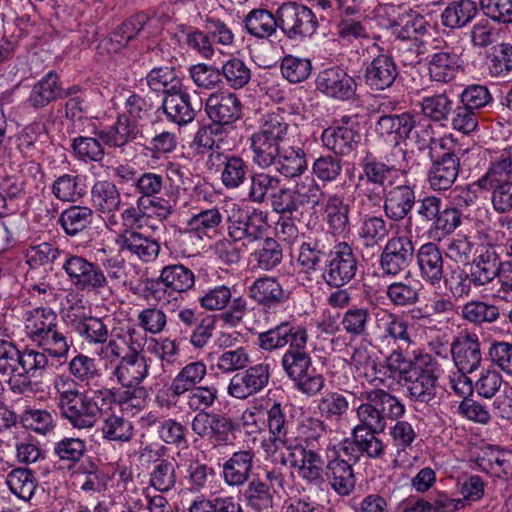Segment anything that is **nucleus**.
I'll return each instance as SVG.
<instances>
[{"instance_id": "nucleus-13", "label": "nucleus", "mask_w": 512, "mask_h": 512, "mask_svg": "<svg viewBox=\"0 0 512 512\" xmlns=\"http://www.w3.org/2000/svg\"><path fill=\"white\" fill-rule=\"evenodd\" d=\"M334 234L319 226L306 236L300 246L298 262L306 271H317L324 265V261L335 251Z\"/></svg>"}, {"instance_id": "nucleus-40", "label": "nucleus", "mask_w": 512, "mask_h": 512, "mask_svg": "<svg viewBox=\"0 0 512 512\" xmlns=\"http://www.w3.org/2000/svg\"><path fill=\"white\" fill-rule=\"evenodd\" d=\"M101 434L102 438L117 443H125L134 437V427L131 421L124 418L120 413L106 410L102 415Z\"/></svg>"}, {"instance_id": "nucleus-53", "label": "nucleus", "mask_w": 512, "mask_h": 512, "mask_svg": "<svg viewBox=\"0 0 512 512\" xmlns=\"http://www.w3.org/2000/svg\"><path fill=\"white\" fill-rule=\"evenodd\" d=\"M371 314L367 307L352 306L340 319L342 330L351 338H363L369 335Z\"/></svg>"}, {"instance_id": "nucleus-7", "label": "nucleus", "mask_w": 512, "mask_h": 512, "mask_svg": "<svg viewBox=\"0 0 512 512\" xmlns=\"http://www.w3.org/2000/svg\"><path fill=\"white\" fill-rule=\"evenodd\" d=\"M268 213L258 208L243 209L234 205L227 216V235L249 246L261 241L267 230Z\"/></svg>"}, {"instance_id": "nucleus-16", "label": "nucleus", "mask_w": 512, "mask_h": 512, "mask_svg": "<svg viewBox=\"0 0 512 512\" xmlns=\"http://www.w3.org/2000/svg\"><path fill=\"white\" fill-rule=\"evenodd\" d=\"M341 124L325 128L321 134L322 145L336 156H348L358 148L360 132L348 125L349 117L344 116Z\"/></svg>"}, {"instance_id": "nucleus-4", "label": "nucleus", "mask_w": 512, "mask_h": 512, "mask_svg": "<svg viewBox=\"0 0 512 512\" xmlns=\"http://www.w3.org/2000/svg\"><path fill=\"white\" fill-rule=\"evenodd\" d=\"M308 339V332L301 339L296 337V343L289 346L282 355L281 367L299 392L307 397H314L324 389L325 378L313 367V360L307 349Z\"/></svg>"}, {"instance_id": "nucleus-20", "label": "nucleus", "mask_w": 512, "mask_h": 512, "mask_svg": "<svg viewBox=\"0 0 512 512\" xmlns=\"http://www.w3.org/2000/svg\"><path fill=\"white\" fill-rule=\"evenodd\" d=\"M398 76L399 70L394 59L384 53L374 57L364 69V82L374 92L392 87Z\"/></svg>"}, {"instance_id": "nucleus-28", "label": "nucleus", "mask_w": 512, "mask_h": 512, "mask_svg": "<svg viewBox=\"0 0 512 512\" xmlns=\"http://www.w3.org/2000/svg\"><path fill=\"white\" fill-rule=\"evenodd\" d=\"M321 212L328 231L334 235H341L350 229V206L343 195L338 193L323 196Z\"/></svg>"}, {"instance_id": "nucleus-59", "label": "nucleus", "mask_w": 512, "mask_h": 512, "mask_svg": "<svg viewBox=\"0 0 512 512\" xmlns=\"http://www.w3.org/2000/svg\"><path fill=\"white\" fill-rule=\"evenodd\" d=\"M6 484L15 496L24 501L32 498L38 485L33 471L22 467L14 468L7 474Z\"/></svg>"}, {"instance_id": "nucleus-64", "label": "nucleus", "mask_w": 512, "mask_h": 512, "mask_svg": "<svg viewBox=\"0 0 512 512\" xmlns=\"http://www.w3.org/2000/svg\"><path fill=\"white\" fill-rule=\"evenodd\" d=\"M482 190L492 191L491 203L495 211L504 214L512 211V180L489 183L485 179L474 182Z\"/></svg>"}, {"instance_id": "nucleus-46", "label": "nucleus", "mask_w": 512, "mask_h": 512, "mask_svg": "<svg viewBox=\"0 0 512 512\" xmlns=\"http://www.w3.org/2000/svg\"><path fill=\"white\" fill-rule=\"evenodd\" d=\"M429 26L425 17L412 9L391 24L393 34L402 41L417 40L428 32Z\"/></svg>"}, {"instance_id": "nucleus-11", "label": "nucleus", "mask_w": 512, "mask_h": 512, "mask_svg": "<svg viewBox=\"0 0 512 512\" xmlns=\"http://www.w3.org/2000/svg\"><path fill=\"white\" fill-rule=\"evenodd\" d=\"M414 243L406 235H396L387 240L379 257L383 277L396 278L406 271L414 258Z\"/></svg>"}, {"instance_id": "nucleus-60", "label": "nucleus", "mask_w": 512, "mask_h": 512, "mask_svg": "<svg viewBox=\"0 0 512 512\" xmlns=\"http://www.w3.org/2000/svg\"><path fill=\"white\" fill-rule=\"evenodd\" d=\"M76 474L84 476L80 489L86 493H99L106 490L109 476L97 464L93 457L85 458L83 464L76 470Z\"/></svg>"}, {"instance_id": "nucleus-12", "label": "nucleus", "mask_w": 512, "mask_h": 512, "mask_svg": "<svg viewBox=\"0 0 512 512\" xmlns=\"http://www.w3.org/2000/svg\"><path fill=\"white\" fill-rule=\"evenodd\" d=\"M271 370L268 363L247 366L235 373L227 386V394L237 400H246L261 393L270 382Z\"/></svg>"}, {"instance_id": "nucleus-45", "label": "nucleus", "mask_w": 512, "mask_h": 512, "mask_svg": "<svg viewBox=\"0 0 512 512\" xmlns=\"http://www.w3.org/2000/svg\"><path fill=\"white\" fill-rule=\"evenodd\" d=\"M173 294L182 295L195 285V274L187 266L177 263L164 266L160 270V280Z\"/></svg>"}, {"instance_id": "nucleus-21", "label": "nucleus", "mask_w": 512, "mask_h": 512, "mask_svg": "<svg viewBox=\"0 0 512 512\" xmlns=\"http://www.w3.org/2000/svg\"><path fill=\"white\" fill-rule=\"evenodd\" d=\"M206 113L212 122L234 124L243 114L239 97L232 92L212 93L205 103Z\"/></svg>"}, {"instance_id": "nucleus-5", "label": "nucleus", "mask_w": 512, "mask_h": 512, "mask_svg": "<svg viewBox=\"0 0 512 512\" xmlns=\"http://www.w3.org/2000/svg\"><path fill=\"white\" fill-rule=\"evenodd\" d=\"M290 132V124L279 112L266 114L249 138L252 162L262 170L274 165Z\"/></svg>"}, {"instance_id": "nucleus-18", "label": "nucleus", "mask_w": 512, "mask_h": 512, "mask_svg": "<svg viewBox=\"0 0 512 512\" xmlns=\"http://www.w3.org/2000/svg\"><path fill=\"white\" fill-rule=\"evenodd\" d=\"M316 87L329 97L350 100L356 96L357 83L343 68L333 66L319 72Z\"/></svg>"}, {"instance_id": "nucleus-44", "label": "nucleus", "mask_w": 512, "mask_h": 512, "mask_svg": "<svg viewBox=\"0 0 512 512\" xmlns=\"http://www.w3.org/2000/svg\"><path fill=\"white\" fill-rule=\"evenodd\" d=\"M405 140H409L418 151L432 150L436 144L435 129L432 123L419 115L410 113Z\"/></svg>"}, {"instance_id": "nucleus-62", "label": "nucleus", "mask_w": 512, "mask_h": 512, "mask_svg": "<svg viewBox=\"0 0 512 512\" xmlns=\"http://www.w3.org/2000/svg\"><path fill=\"white\" fill-rule=\"evenodd\" d=\"M388 233L385 219L375 215L363 217L357 231L359 240L366 248L379 245L388 236Z\"/></svg>"}, {"instance_id": "nucleus-36", "label": "nucleus", "mask_w": 512, "mask_h": 512, "mask_svg": "<svg viewBox=\"0 0 512 512\" xmlns=\"http://www.w3.org/2000/svg\"><path fill=\"white\" fill-rule=\"evenodd\" d=\"M479 13L475 0H450L440 14V22L451 31L468 26Z\"/></svg>"}, {"instance_id": "nucleus-37", "label": "nucleus", "mask_w": 512, "mask_h": 512, "mask_svg": "<svg viewBox=\"0 0 512 512\" xmlns=\"http://www.w3.org/2000/svg\"><path fill=\"white\" fill-rule=\"evenodd\" d=\"M331 488L340 496H348L355 488V475L352 464L339 456L328 459L325 474Z\"/></svg>"}, {"instance_id": "nucleus-27", "label": "nucleus", "mask_w": 512, "mask_h": 512, "mask_svg": "<svg viewBox=\"0 0 512 512\" xmlns=\"http://www.w3.org/2000/svg\"><path fill=\"white\" fill-rule=\"evenodd\" d=\"M421 279L430 286H438L444 278V258L437 244L428 242L416 252Z\"/></svg>"}, {"instance_id": "nucleus-17", "label": "nucleus", "mask_w": 512, "mask_h": 512, "mask_svg": "<svg viewBox=\"0 0 512 512\" xmlns=\"http://www.w3.org/2000/svg\"><path fill=\"white\" fill-rule=\"evenodd\" d=\"M91 203L106 225L115 226L117 213L124 206L120 191L115 183L109 180L96 181L91 188Z\"/></svg>"}, {"instance_id": "nucleus-42", "label": "nucleus", "mask_w": 512, "mask_h": 512, "mask_svg": "<svg viewBox=\"0 0 512 512\" xmlns=\"http://www.w3.org/2000/svg\"><path fill=\"white\" fill-rule=\"evenodd\" d=\"M410 112L384 114L375 123V132L385 142L398 145L405 140Z\"/></svg>"}, {"instance_id": "nucleus-22", "label": "nucleus", "mask_w": 512, "mask_h": 512, "mask_svg": "<svg viewBox=\"0 0 512 512\" xmlns=\"http://www.w3.org/2000/svg\"><path fill=\"white\" fill-rule=\"evenodd\" d=\"M114 241L120 253L136 258L143 263L154 261L160 252L159 242L141 232L116 234Z\"/></svg>"}, {"instance_id": "nucleus-34", "label": "nucleus", "mask_w": 512, "mask_h": 512, "mask_svg": "<svg viewBox=\"0 0 512 512\" xmlns=\"http://www.w3.org/2000/svg\"><path fill=\"white\" fill-rule=\"evenodd\" d=\"M255 454L252 450H239L227 459L222 467L224 482L231 487H241L250 480Z\"/></svg>"}, {"instance_id": "nucleus-2", "label": "nucleus", "mask_w": 512, "mask_h": 512, "mask_svg": "<svg viewBox=\"0 0 512 512\" xmlns=\"http://www.w3.org/2000/svg\"><path fill=\"white\" fill-rule=\"evenodd\" d=\"M356 398L361 403L356 408L358 424L354 428L361 431L384 432L387 421L400 419L406 412L400 399L383 388L362 390Z\"/></svg>"}, {"instance_id": "nucleus-54", "label": "nucleus", "mask_w": 512, "mask_h": 512, "mask_svg": "<svg viewBox=\"0 0 512 512\" xmlns=\"http://www.w3.org/2000/svg\"><path fill=\"white\" fill-rule=\"evenodd\" d=\"M360 173L358 178L372 181L391 187L394 184L393 178L397 170L394 166L381 161L372 154L366 155L359 164Z\"/></svg>"}, {"instance_id": "nucleus-47", "label": "nucleus", "mask_w": 512, "mask_h": 512, "mask_svg": "<svg viewBox=\"0 0 512 512\" xmlns=\"http://www.w3.org/2000/svg\"><path fill=\"white\" fill-rule=\"evenodd\" d=\"M419 105L421 117L428 119L431 123L443 124L450 119L455 103L446 92H442L423 97Z\"/></svg>"}, {"instance_id": "nucleus-1", "label": "nucleus", "mask_w": 512, "mask_h": 512, "mask_svg": "<svg viewBox=\"0 0 512 512\" xmlns=\"http://www.w3.org/2000/svg\"><path fill=\"white\" fill-rule=\"evenodd\" d=\"M101 267L96 262L71 253H65L62 264L69 282L78 290L100 294L111 292L110 283H120L124 279V261L111 257L103 261Z\"/></svg>"}, {"instance_id": "nucleus-30", "label": "nucleus", "mask_w": 512, "mask_h": 512, "mask_svg": "<svg viewBox=\"0 0 512 512\" xmlns=\"http://www.w3.org/2000/svg\"><path fill=\"white\" fill-rule=\"evenodd\" d=\"M53 454L60 469L76 474V470L88 457L87 443L78 437H63L54 443Z\"/></svg>"}, {"instance_id": "nucleus-24", "label": "nucleus", "mask_w": 512, "mask_h": 512, "mask_svg": "<svg viewBox=\"0 0 512 512\" xmlns=\"http://www.w3.org/2000/svg\"><path fill=\"white\" fill-rule=\"evenodd\" d=\"M248 297L265 310L283 305L290 297L277 278L262 276L248 287Z\"/></svg>"}, {"instance_id": "nucleus-10", "label": "nucleus", "mask_w": 512, "mask_h": 512, "mask_svg": "<svg viewBox=\"0 0 512 512\" xmlns=\"http://www.w3.org/2000/svg\"><path fill=\"white\" fill-rule=\"evenodd\" d=\"M206 375L207 366L203 361L197 360L185 364L171 380L166 392L156 395L155 402L161 408L172 409L177 407L186 391L201 385Z\"/></svg>"}, {"instance_id": "nucleus-26", "label": "nucleus", "mask_w": 512, "mask_h": 512, "mask_svg": "<svg viewBox=\"0 0 512 512\" xmlns=\"http://www.w3.org/2000/svg\"><path fill=\"white\" fill-rule=\"evenodd\" d=\"M273 166L286 178H296L304 174L308 169V161L303 144L288 136Z\"/></svg>"}, {"instance_id": "nucleus-33", "label": "nucleus", "mask_w": 512, "mask_h": 512, "mask_svg": "<svg viewBox=\"0 0 512 512\" xmlns=\"http://www.w3.org/2000/svg\"><path fill=\"white\" fill-rule=\"evenodd\" d=\"M139 132L138 124H133L126 116L118 115L113 124L102 128L94 127L93 134L106 146L123 149L137 138Z\"/></svg>"}, {"instance_id": "nucleus-9", "label": "nucleus", "mask_w": 512, "mask_h": 512, "mask_svg": "<svg viewBox=\"0 0 512 512\" xmlns=\"http://www.w3.org/2000/svg\"><path fill=\"white\" fill-rule=\"evenodd\" d=\"M278 28L290 40L302 41L316 33L319 23L306 5L284 2L277 8Z\"/></svg>"}, {"instance_id": "nucleus-31", "label": "nucleus", "mask_w": 512, "mask_h": 512, "mask_svg": "<svg viewBox=\"0 0 512 512\" xmlns=\"http://www.w3.org/2000/svg\"><path fill=\"white\" fill-rule=\"evenodd\" d=\"M150 358L147 356H123L112 371V375L124 388L140 385L148 376Z\"/></svg>"}, {"instance_id": "nucleus-58", "label": "nucleus", "mask_w": 512, "mask_h": 512, "mask_svg": "<svg viewBox=\"0 0 512 512\" xmlns=\"http://www.w3.org/2000/svg\"><path fill=\"white\" fill-rule=\"evenodd\" d=\"M221 181L227 189H237L248 179L249 164L239 155H226L222 163Z\"/></svg>"}, {"instance_id": "nucleus-56", "label": "nucleus", "mask_w": 512, "mask_h": 512, "mask_svg": "<svg viewBox=\"0 0 512 512\" xmlns=\"http://www.w3.org/2000/svg\"><path fill=\"white\" fill-rule=\"evenodd\" d=\"M147 86L154 92H175L184 85L183 80L177 75L174 67L157 66L152 68L145 77Z\"/></svg>"}, {"instance_id": "nucleus-25", "label": "nucleus", "mask_w": 512, "mask_h": 512, "mask_svg": "<svg viewBox=\"0 0 512 512\" xmlns=\"http://www.w3.org/2000/svg\"><path fill=\"white\" fill-rule=\"evenodd\" d=\"M415 203V186L406 182L393 186L387 191L382 208L389 220L401 222L411 213Z\"/></svg>"}, {"instance_id": "nucleus-6", "label": "nucleus", "mask_w": 512, "mask_h": 512, "mask_svg": "<svg viewBox=\"0 0 512 512\" xmlns=\"http://www.w3.org/2000/svg\"><path fill=\"white\" fill-rule=\"evenodd\" d=\"M415 365L403 381L406 396L412 402L433 406L437 403L438 364L431 355L420 354L415 356Z\"/></svg>"}, {"instance_id": "nucleus-32", "label": "nucleus", "mask_w": 512, "mask_h": 512, "mask_svg": "<svg viewBox=\"0 0 512 512\" xmlns=\"http://www.w3.org/2000/svg\"><path fill=\"white\" fill-rule=\"evenodd\" d=\"M162 109L167 119L179 126L192 122L196 116V109L191 103V96L185 85L164 96Z\"/></svg>"}, {"instance_id": "nucleus-19", "label": "nucleus", "mask_w": 512, "mask_h": 512, "mask_svg": "<svg viewBox=\"0 0 512 512\" xmlns=\"http://www.w3.org/2000/svg\"><path fill=\"white\" fill-rule=\"evenodd\" d=\"M450 352L459 371L474 372L482 362L481 343L473 332L462 331L453 340Z\"/></svg>"}, {"instance_id": "nucleus-3", "label": "nucleus", "mask_w": 512, "mask_h": 512, "mask_svg": "<svg viewBox=\"0 0 512 512\" xmlns=\"http://www.w3.org/2000/svg\"><path fill=\"white\" fill-rule=\"evenodd\" d=\"M115 404V390L103 387L90 392L84 391L69 401H62L57 408L63 420L74 429L82 430L94 428L103 412L112 410Z\"/></svg>"}, {"instance_id": "nucleus-61", "label": "nucleus", "mask_w": 512, "mask_h": 512, "mask_svg": "<svg viewBox=\"0 0 512 512\" xmlns=\"http://www.w3.org/2000/svg\"><path fill=\"white\" fill-rule=\"evenodd\" d=\"M122 96L124 111L119 115L138 125L150 117L153 105L146 96L126 88H123Z\"/></svg>"}, {"instance_id": "nucleus-49", "label": "nucleus", "mask_w": 512, "mask_h": 512, "mask_svg": "<svg viewBox=\"0 0 512 512\" xmlns=\"http://www.w3.org/2000/svg\"><path fill=\"white\" fill-rule=\"evenodd\" d=\"M281 183L277 175L265 171L254 172L250 176L247 198L252 203L263 204L272 198Z\"/></svg>"}, {"instance_id": "nucleus-35", "label": "nucleus", "mask_w": 512, "mask_h": 512, "mask_svg": "<svg viewBox=\"0 0 512 512\" xmlns=\"http://www.w3.org/2000/svg\"><path fill=\"white\" fill-rule=\"evenodd\" d=\"M223 226V215L218 206L199 210L187 220L186 230L198 239H214Z\"/></svg>"}, {"instance_id": "nucleus-55", "label": "nucleus", "mask_w": 512, "mask_h": 512, "mask_svg": "<svg viewBox=\"0 0 512 512\" xmlns=\"http://www.w3.org/2000/svg\"><path fill=\"white\" fill-rule=\"evenodd\" d=\"M421 290L422 284L420 282L396 281L386 287L385 295L393 306L407 308L419 302Z\"/></svg>"}, {"instance_id": "nucleus-14", "label": "nucleus", "mask_w": 512, "mask_h": 512, "mask_svg": "<svg viewBox=\"0 0 512 512\" xmlns=\"http://www.w3.org/2000/svg\"><path fill=\"white\" fill-rule=\"evenodd\" d=\"M430 158L432 163L427 173L429 187L437 192L449 190L459 175V156L454 150L447 149L436 157L430 153Z\"/></svg>"}, {"instance_id": "nucleus-23", "label": "nucleus", "mask_w": 512, "mask_h": 512, "mask_svg": "<svg viewBox=\"0 0 512 512\" xmlns=\"http://www.w3.org/2000/svg\"><path fill=\"white\" fill-rule=\"evenodd\" d=\"M307 332L303 325L292 321H282L275 327L259 333L256 344L260 350L272 352L287 345L292 346L296 343V337L301 339Z\"/></svg>"}, {"instance_id": "nucleus-52", "label": "nucleus", "mask_w": 512, "mask_h": 512, "mask_svg": "<svg viewBox=\"0 0 512 512\" xmlns=\"http://www.w3.org/2000/svg\"><path fill=\"white\" fill-rule=\"evenodd\" d=\"M461 317L476 326H484L497 322L500 317V308L492 303L471 300L461 308Z\"/></svg>"}, {"instance_id": "nucleus-15", "label": "nucleus", "mask_w": 512, "mask_h": 512, "mask_svg": "<svg viewBox=\"0 0 512 512\" xmlns=\"http://www.w3.org/2000/svg\"><path fill=\"white\" fill-rule=\"evenodd\" d=\"M461 63V54L454 47L445 44L428 56V77L432 82L448 84L457 77Z\"/></svg>"}, {"instance_id": "nucleus-41", "label": "nucleus", "mask_w": 512, "mask_h": 512, "mask_svg": "<svg viewBox=\"0 0 512 512\" xmlns=\"http://www.w3.org/2000/svg\"><path fill=\"white\" fill-rule=\"evenodd\" d=\"M93 210L86 206L73 205L64 209L58 224L69 237H75L88 230L93 223Z\"/></svg>"}, {"instance_id": "nucleus-29", "label": "nucleus", "mask_w": 512, "mask_h": 512, "mask_svg": "<svg viewBox=\"0 0 512 512\" xmlns=\"http://www.w3.org/2000/svg\"><path fill=\"white\" fill-rule=\"evenodd\" d=\"M473 259L470 272L472 273L475 286H485L495 278H499L504 266L496 247L493 245L482 246Z\"/></svg>"}, {"instance_id": "nucleus-8", "label": "nucleus", "mask_w": 512, "mask_h": 512, "mask_svg": "<svg viewBox=\"0 0 512 512\" xmlns=\"http://www.w3.org/2000/svg\"><path fill=\"white\" fill-rule=\"evenodd\" d=\"M358 268L359 260L353 246L347 241H338L335 251L320 268L321 277L329 287L342 288L356 277Z\"/></svg>"}, {"instance_id": "nucleus-38", "label": "nucleus", "mask_w": 512, "mask_h": 512, "mask_svg": "<svg viewBox=\"0 0 512 512\" xmlns=\"http://www.w3.org/2000/svg\"><path fill=\"white\" fill-rule=\"evenodd\" d=\"M64 88L55 71H49L37 81L29 94L28 103L35 109L44 108L50 103L63 99Z\"/></svg>"}, {"instance_id": "nucleus-39", "label": "nucleus", "mask_w": 512, "mask_h": 512, "mask_svg": "<svg viewBox=\"0 0 512 512\" xmlns=\"http://www.w3.org/2000/svg\"><path fill=\"white\" fill-rule=\"evenodd\" d=\"M247 33L257 39H268L277 32V12L273 14L264 8L250 10L243 19Z\"/></svg>"}, {"instance_id": "nucleus-48", "label": "nucleus", "mask_w": 512, "mask_h": 512, "mask_svg": "<svg viewBox=\"0 0 512 512\" xmlns=\"http://www.w3.org/2000/svg\"><path fill=\"white\" fill-rule=\"evenodd\" d=\"M59 323L58 315L49 307H37L26 312L24 316L25 331L34 342L36 337L52 330Z\"/></svg>"}, {"instance_id": "nucleus-51", "label": "nucleus", "mask_w": 512, "mask_h": 512, "mask_svg": "<svg viewBox=\"0 0 512 512\" xmlns=\"http://www.w3.org/2000/svg\"><path fill=\"white\" fill-rule=\"evenodd\" d=\"M286 408L280 402H274L266 411V424L275 450L278 444H286V436L292 425V421L287 418Z\"/></svg>"}, {"instance_id": "nucleus-57", "label": "nucleus", "mask_w": 512, "mask_h": 512, "mask_svg": "<svg viewBox=\"0 0 512 512\" xmlns=\"http://www.w3.org/2000/svg\"><path fill=\"white\" fill-rule=\"evenodd\" d=\"M39 347L55 359H65L69 353L72 342L68 340L67 332L58 323L52 330L36 337L34 341Z\"/></svg>"}, {"instance_id": "nucleus-50", "label": "nucleus", "mask_w": 512, "mask_h": 512, "mask_svg": "<svg viewBox=\"0 0 512 512\" xmlns=\"http://www.w3.org/2000/svg\"><path fill=\"white\" fill-rule=\"evenodd\" d=\"M50 190L51 194L61 202L74 203L86 194V186L81 177L75 172L56 177Z\"/></svg>"}, {"instance_id": "nucleus-63", "label": "nucleus", "mask_w": 512, "mask_h": 512, "mask_svg": "<svg viewBox=\"0 0 512 512\" xmlns=\"http://www.w3.org/2000/svg\"><path fill=\"white\" fill-rule=\"evenodd\" d=\"M74 328L90 345H104L110 336L108 325L98 317H83L75 322Z\"/></svg>"}, {"instance_id": "nucleus-43", "label": "nucleus", "mask_w": 512, "mask_h": 512, "mask_svg": "<svg viewBox=\"0 0 512 512\" xmlns=\"http://www.w3.org/2000/svg\"><path fill=\"white\" fill-rule=\"evenodd\" d=\"M242 495L246 506L255 512H269L274 505V490L259 476L247 483Z\"/></svg>"}]
</instances>
